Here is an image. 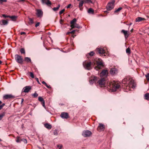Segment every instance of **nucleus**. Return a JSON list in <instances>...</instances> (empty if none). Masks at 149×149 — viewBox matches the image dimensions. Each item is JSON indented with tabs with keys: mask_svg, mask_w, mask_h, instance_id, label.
<instances>
[{
	"mask_svg": "<svg viewBox=\"0 0 149 149\" xmlns=\"http://www.w3.org/2000/svg\"><path fill=\"white\" fill-rule=\"evenodd\" d=\"M65 10L64 9H63L60 11L59 12V15H61L65 11Z\"/></svg>",
	"mask_w": 149,
	"mask_h": 149,
	"instance_id": "49530a36",
	"label": "nucleus"
},
{
	"mask_svg": "<svg viewBox=\"0 0 149 149\" xmlns=\"http://www.w3.org/2000/svg\"><path fill=\"white\" fill-rule=\"evenodd\" d=\"M97 67L99 68H100V67L102 65H103L102 63V62H99L97 63Z\"/></svg>",
	"mask_w": 149,
	"mask_h": 149,
	"instance_id": "2f4dec72",
	"label": "nucleus"
},
{
	"mask_svg": "<svg viewBox=\"0 0 149 149\" xmlns=\"http://www.w3.org/2000/svg\"><path fill=\"white\" fill-rule=\"evenodd\" d=\"M63 20L62 19H60V23L61 24H63L62 23V22H63Z\"/></svg>",
	"mask_w": 149,
	"mask_h": 149,
	"instance_id": "bf43d9fd",
	"label": "nucleus"
},
{
	"mask_svg": "<svg viewBox=\"0 0 149 149\" xmlns=\"http://www.w3.org/2000/svg\"><path fill=\"white\" fill-rule=\"evenodd\" d=\"M145 99L146 100H149V93H146L144 95Z\"/></svg>",
	"mask_w": 149,
	"mask_h": 149,
	"instance_id": "c85d7f7f",
	"label": "nucleus"
},
{
	"mask_svg": "<svg viewBox=\"0 0 149 149\" xmlns=\"http://www.w3.org/2000/svg\"><path fill=\"white\" fill-rule=\"evenodd\" d=\"M125 81H126L125 86L129 88H134L136 87L135 83L134 82V80L132 79H124L123 82V84H125L124 82Z\"/></svg>",
	"mask_w": 149,
	"mask_h": 149,
	"instance_id": "f257e3e1",
	"label": "nucleus"
},
{
	"mask_svg": "<svg viewBox=\"0 0 149 149\" xmlns=\"http://www.w3.org/2000/svg\"><path fill=\"white\" fill-rule=\"evenodd\" d=\"M2 16L4 18H9L10 15H6L5 14H3L2 15Z\"/></svg>",
	"mask_w": 149,
	"mask_h": 149,
	"instance_id": "de8ad7c7",
	"label": "nucleus"
},
{
	"mask_svg": "<svg viewBox=\"0 0 149 149\" xmlns=\"http://www.w3.org/2000/svg\"><path fill=\"white\" fill-rule=\"evenodd\" d=\"M144 18H142L141 17H138L136 19V22H140L142 20H144Z\"/></svg>",
	"mask_w": 149,
	"mask_h": 149,
	"instance_id": "b1692460",
	"label": "nucleus"
},
{
	"mask_svg": "<svg viewBox=\"0 0 149 149\" xmlns=\"http://www.w3.org/2000/svg\"><path fill=\"white\" fill-rule=\"evenodd\" d=\"M109 86L112 91H115L119 88L120 85L117 82L113 81L109 83Z\"/></svg>",
	"mask_w": 149,
	"mask_h": 149,
	"instance_id": "f03ea898",
	"label": "nucleus"
},
{
	"mask_svg": "<svg viewBox=\"0 0 149 149\" xmlns=\"http://www.w3.org/2000/svg\"><path fill=\"white\" fill-rule=\"evenodd\" d=\"M42 3L43 4H45L48 6H49L51 4V3L49 0H41Z\"/></svg>",
	"mask_w": 149,
	"mask_h": 149,
	"instance_id": "f8f14e48",
	"label": "nucleus"
},
{
	"mask_svg": "<svg viewBox=\"0 0 149 149\" xmlns=\"http://www.w3.org/2000/svg\"><path fill=\"white\" fill-rule=\"evenodd\" d=\"M97 79L98 78L97 77L94 76L89 81V82L91 84H93L94 83L96 82Z\"/></svg>",
	"mask_w": 149,
	"mask_h": 149,
	"instance_id": "9b49d317",
	"label": "nucleus"
},
{
	"mask_svg": "<svg viewBox=\"0 0 149 149\" xmlns=\"http://www.w3.org/2000/svg\"><path fill=\"white\" fill-rule=\"evenodd\" d=\"M24 60L28 63L31 62V58L29 57H25L24 58Z\"/></svg>",
	"mask_w": 149,
	"mask_h": 149,
	"instance_id": "cd10ccee",
	"label": "nucleus"
},
{
	"mask_svg": "<svg viewBox=\"0 0 149 149\" xmlns=\"http://www.w3.org/2000/svg\"><path fill=\"white\" fill-rule=\"evenodd\" d=\"M84 3H92V1L91 0H83Z\"/></svg>",
	"mask_w": 149,
	"mask_h": 149,
	"instance_id": "72a5a7b5",
	"label": "nucleus"
},
{
	"mask_svg": "<svg viewBox=\"0 0 149 149\" xmlns=\"http://www.w3.org/2000/svg\"><path fill=\"white\" fill-rule=\"evenodd\" d=\"M17 18V16L16 15L10 16L9 17V18L11 19L13 21H15L16 20Z\"/></svg>",
	"mask_w": 149,
	"mask_h": 149,
	"instance_id": "412c9836",
	"label": "nucleus"
},
{
	"mask_svg": "<svg viewBox=\"0 0 149 149\" xmlns=\"http://www.w3.org/2000/svg\"><path fill=\"white\" fill-rule=\"evenodd\" d=\"M91 134V132L88 130L84 131L82 133V135L84 137L89 136Z\"/></svg>",
	"mask_w": 149,
	"mask_h": 149,
	"instance_id": "0eeeda50",
	"label": "nucleus"
},
{
	"mask_svg": "<svg viewBox=\"0 0 149 149\" xmlns=\"http://www.w3.org/2000/svg\"><path fill=\"white\" fill-rule=\"evenodd\" d=\"M77 21V19L75 18H74L70 22V24H71V25H74L76 23V22Z\"/></svg>",
	"mask_w": 149,
	"mask_h": 149,
	"instance_id": "c756f323",
	"label": "nucleus"
},
{
	"mask_svg": "<svg viewBox=\"0 0 149 149\" xmlns=\"http://www.w3.org/2000/svg\"><path fill=\"white\" fill-rule=\"evenodd\" d=\"M94 54V52L93 51H91L88 54L86 55V56L87 57H89V56H93Z\"/></svg>",
	"mask_w": 149,
	"mask_h": 149,
	"instance_id": "5701e85b",
	"label": "nucleus"
},
{
	"mask_svg": "<svg viewBox=\"0 0 149 149\" xmlns=\"http://www.w3.org/2000/svg\"><path fill=\"white\" fill-rule=\"evenodd\" d=\"M121 32L124 33L125 38H127L128 37V35L127 31H125L124 30H122L121 31Z\"/></svg>",
	"mask_w": 149,
	"mask_h": 149,
	"instance_id": "aec40b11",
	"label": "nucleus"
},
{
	"mask_svg": "<svg viewBox=\"0 0 149 149\" xmlns=\"http://www.w3.org/2000/svg\"><path fill=\"white\" fill-rule=\"evenodd\" d=\"M58 132L57 130H55L54 132V135H57L58 134Z\"/></svg>",
	"mask_w": 149,
	"mask_h": 149,
	"instance_id": "79ce46f5",
	"label": "nucleus"
},
{
	"mask_svg": "<svg viewBox=\"0 0 149 149\" xmlns=\"http://www.w3.org/2000/svg\"><path fill=\"white\" fill-rule=\"evenodd\" d=\"M45 127L48 129H50L52 128V126L49 123H46L44 124Z\"/></svg>",
	"mask_w": 149,
	"mask_h": 149,
	"instance_id": "4be33fe9",
	"label": "nucleus"
},
{
	"mask_svg": "<svg viewBox=\"0 0 149 149\" xmlns=\"http://www.w3.org/2000/svg\"><path fill=\"white\" fill-rule=\"evenodd\" d=\"M30 74V76L32 78H34V76L33 73L32 72H29Z\"/></svg>",
	"mask_w": 149,
	"mask_h": 149,
	"instance_id": "c03bdc74",
	"label": "nucleus"
},
{
	"mask_svg": "<svg viewBox=\"0 0 149 149\" xmlns=\"http://www.w3.org/2000/svg\"><path fill=\"white\" fill-rule=\"evenodd\" d=\"M60 7V5H58V6H57L56 7H54L53 8V10L54 11H56L57 10L59 9V8Z\"/></svg>",
	"mask_w": 149,
	"mask_h": 149,
	"instance_id": "7c9ffc66",
	"label": "nucleus"
},
{
	"mask_svg": "<svg viewBox=\"0 0 149 149\" xmlns=\"http://www.w3.org/2000/svg\"><path fill=\"white\" fill-rule=\"evenodd\" d=\"M61 116L62 118L67 119L68 117V115L67 113L62 112L61 114Z\"/></svg>",
	"mask_w": 149,
	"mask_h": 149,
	"instance_id": "2eb2a0df",
	"label": "nucleus"
},
{
	"mask_svg": "<svg viewBox=\"0 0 149 149\" xmlns=\"http://www.w3.org/2000/svg\"><path fill=\"white\" fill-rule=\"evenodd\" d=\"M5 113L3 112L0 115V120H2L3 117L5 116Z\"/></svg>",
	"mask_w": 149,
	"mask_h": 149,
	"instance_id": "c9c22d12",
	"label": "nucleus"
},
{
	"mask_svg": "<svg viewBox=\"0 0 149 149\" xmlns=\"http://www.w3.org/2000/svg\"><path fill=\"white\" fill-rule=\"evenodd\" d=\"M31 89L30 86H26L24 87L23 89L22 92L24 93H28Z\"/></svg>",
	"mask_w": 149,
	"mask_h": 149,
	"instance_id": "6e6552de",
	"label": "nucleus"
},
{
	"mask_svg": "<svg viewBox=\"0 0 149 149\" xmlns=\"http://www.w3.org/2000/svg\"><path fill=\"white\" fill-rule=\"evenodd\" d=\"M75 32V31L74 30H73L72 31L70 32V33H74Z\"/></svg>",
	"mask_w": 149,
	"mask_h": 149,
	"instance_id": "052dcab7",
	"label": "nucleus"
},
{
	"mask_svg": "<svg viewBox=\"0 0 149 149\" xmlns=\"http://www.w3.org/2000/svg\"><path fill=\"white\" fill-rule=\"evenodd\" d=\"M29 23L31 24H33V19L31 18H29Z\"/></svg>",
	"mask_w": 149,
	"mask_h": 149,
	"instance_id": "f704fd0d",
	"label": "nucleus"
},
{
	"mask_svg": "<svg viewBox=\"0 0 149 149\" xmlns=\"http://www.w3.org/2000/svg\"><path fill=\"white\" fill-rule=\"evenodd\" d=\"M96 51L100 54L103 55L104 54H107L108 52L107 51H106L105 50L101 47L97 48Z\"/></svg>",
	"mask_w": 149,
	"mask_h": 149,
	"instance_id": "423d86ee",
	"label": "nucleus"
},
{
	"mask_svg": "<svg viewBox=\"0 0 149 149\" xmlns=\"http://www.w3.org/2000/svg\"><path fill=\"white\" fill-rule=\"evenodd\" d=\"M32 95L34 97H36L38 96V94L35 92L34 93L32 94Z\"/></svg>",
	"mask_w": 149,
	"mask_h": 149,
	"instance_id": "ea45409f",
	"label": "nucleus"
},
{
	"mask_svg": "<svg viewBox=\"0 0 149 149\" xmlns=\"http://www.w3.org/2000/svg\"><path fill=\"white\" fill-rule=\"evenodd\" d=\"M48 88H51V86H50L49 85V86H48L47 84L45 86Z\"/></svg>",
	"mask_w": 149,
	"mask_h": 149,
	"instance_id": "13d9d810",
	"label": "nucleus"
},
{
	"mask_svg": "<svg viewBox=\"0 0 149 149\" xmlns=\"http://www.w3.org/2000/svg\"><path fill=\"white\" fill-rule=\"evenodd\" d=\"M21 141L24 142L25 143H27V140L26 139H21Z\"/></svg>",
	"mask_w": 149,
	"mask_h": 149,
	"instance_id": "37998d69",
	"label": "nucleus"
},
{
	"mask_svg": "<svg viewBox=\"0 0 149 149\" xmlns=\"http://www.w3.org/2000/svg\"><path fill=\"white\" fill-rule=\"evenodd\" d=\"M146 77L147 80L148 81L149 80V73H148L147 74L145 75Z\"/></svg>",
	"mask_w": 149,
	"mask_h": 149,
	"instance_id": "a19ab883",
	"label": "nucleus"
},
{
	"mask_svg": "<svg viewBox=\"0 0 149 149\" xmlns=\"http://www.w3.org/2000/svg\"><path fill=\"white\" fill-rule=\"evenodd\" d=\"M62 146L61 145L59 144L57 145V149H61Z\"/></svg>",
	"mask_w": 149,
	"mask_h": 149,
	"instance_id": "58836bf2",
	"label": "nucleus"
},
{
	"mask_svg": "<svg viewBox=\"0 0 149 149\" xmlns=\"http://www.w3.org/2000/svg\"><path fill=\"white\" fill-rule=\"evenodd\" d=\"M70 33H70V32H68L66 34L67 35H68V34H69Z\"/></svg>",
	"mask_w": 149,
	"mask_h": 149,
	"instance_id": "680f3d73",
	"label": "nucleus"
},
{
	"mask_svg": "<svg viewBox=\"0 0 149 149\" xmlns=\"http://www.w3.org/2000/svg\"><path fill=\"white\" fill-rule=\"evenodd\" d=\"M114 1H113L109 3L106 7L107 10H110L113 9L114 7Z\"/></svg>",
	"mask_w": 149,
	"mask_h": 149,
	"instance_id": "39448f33",
	"label": "nucleus"
},
{
	"mask_svg": "<svg viewBox=\"0 0 149 149\" xmlns=\"http://www.w3.org/2000/svg\"><path fill=\"white\" fill-rule=\"evenodd\" d=\"M2 61L0 60V65Z\"/></svg>",
	"mask_w": 149,
	"mask_h": 149,
	"instance_id": "69168bd1",
	"label": "nucleus"
},
{
	"mask_svg": "<svg viewBox=\"0 0 149 149\" xmlns=\"http://www.w3.org/2000/svg\"><path fill=\"white\" fill-rule=\"evenodd\" d=\"M16 141L17 143H19L20 142V141L19 140V137H17V139L16 140Z\"/></svg>",
	"mask_w": 149,
	"mask_h": 149,
	"instance_id": "a18cd8bd",
	"label": "nucleus"
},
{
	"mask_svg": "<svg viewBox=\"0 0 149 149\" xmlns=\"http://www.w3.org/2000/svg\"><path fill=\"white\" fill-rule=\"evenodd\" d=\"M97 83L101 86H104L105 83V81L104 78H102L98 81Z\"/></svg>",
	"mask_w": 149,
	"mask_h": 149,
	"instance_id": "9d476101",
	"label": "nucleus"
},
{
	"mask_svg": "<svg viewBox=\"0 0 149 149\" xmlns=\"http://www.w3.org/2000/svg\"><path fill=\"white\" fill-rule=\"evenodd\" d=\"M36 15L38 17H41L42 16L43 13L41 9H36Z\"/></svg>",
	"mask_w": 149,
	"mask_h": 149,
	"instance_id": "1a4fd4ad",
	"label": "nucleus"
},
{
	"mask_svg": "<svg viewBox=\"0 0 149 149\" xmlns=\"http://www.w3.org/2000/svg\"><path fill=\"white\" fill-rule=\"evenodd\" d=\"M104 126L103 124L102 123H99V125L97 128V130L98 131L100 132L103 131L104 130Z\"/></svg>",
	"mask_w": 149,
	"mask_h": 149,
	"instance_id": "ddd939ff",
	"label": "nucleus"
},
{
	"mask_svg": "<svg viewBox=\"0 0 149 149\" xmlns=\"http://www.w3.org/2000/svg\"><path fill=\"white\" fill-rule=\"evenodd\" d=\"M26 34V33L24 32H22L20 33V34L21 35H22L23 34Z\"/></svg>",
	"mask_w": 149,
	"mask_h": 149,
	"instance_id": "4d7b16f0",
	"label": "nucleus"
},
{
	"mask_svg": "<svg viewBox=\"0 0 149 149\" xmlns=\"http://www.w3.org/2000/svg\"><path fill=\"white\" fill-rule=\"evenodd\" d=\"M126 52L128 54H129L131 53V51L130 48L129 47L127 48L126 49Z\"/></svg>",
	"mask_w": 149,
	"mask_h": 149,
	"instance_id": "473e14b6",
	"label": "nucleus"
},
{
	"mask_svg": "<svg viewBox=\"0 0 149 149\" xmlns=\"http://www.w3.org/2000/svg\"><path fill=\"white\" fill-rule=\"evenodd\" d=\"M2 103V102L0 100V105Z\"/></svg>",
	"mask_w": 149,
	"mask_h": 149,
	"instance_id": "0e129e2a",
	"label": "nucleus"
},
{
	"mask_svg": "<svg viewBox=\"0 0 149 149\" xmlns=\"http://www.w3.org/2000/svg\"><path fill=\"white\" fill-rule=\"evenodd\" d=\"M41 104H42V106L44 107L45 108V101H43L42 102H41Z\"/></svg>",
	"mask_w": 149,
	"mask_h": 149,
	"instance_id": "8fccbe9b",
	"label": "nucleus"
},
{
	"mask_svg": "<svg viewBox=\"0 0 149 149\" xmlns=\"http://www.w3.org/2000/svg\"><path fill=\"white\" fill-rule=\"evenodd\" d=\"M40 22H37V23L36 24V25H35V26H36V27H38V26L39 25H40Z\"/></svg>",
	"mask_w": 149,
	"mask_h": 149,
	"instance_id": "603ef678",
	"label": "nucleus"
},
{
	"mask_svg": "<svg viewBox=\"0 0 149 149\" xmlns=\"http://www.w3.org/2000/svg\"><path fill=\"white\" fill-rule=\"evenodd\" d=\"M42 83L44 84L45 86L47 84V83L44 81H43L42 82Z\"/></svg>",
	"mask_w": 149,
	"mask_h": 149,
	"instance_id": "6e6d98bb",
	"label": "nucleus"
},
{
	"mask_svg": "<svg viewBox=\"0 0 149 149\" xmlns=\"http://www.w3.org/2000/svg\"><path fill=\"white\" fill-rule=\"evenodd\" d=\"M71 5L70 4H69L66 7L67 8H69L70 7V6H71Z\"/></svg>",
	"mask_w": 149,
	"mask_h": 149,
	"instance_id": "5fc2aeb1",
	"label": "nucleus"
},
{
	"mask_svg": "<svg viewBox=\"0 0 149 149\" xmlns=\"http://www.w3.org/2000/svg\"><path fill=\"white\" fill-rule=\"evenodd\" d=\"M38 100L41 102L44 101L43 99L41 97H39L38 98Z\"/></svg>",
	"mask_w": 149,
	"mask_h": 149,
	"instance_id": "e433bc0d",
	"label": "nucleus"
},
{
	"mask_svg": "<svg viewBox=\"0 0 149 149\" xmlns=\"http://www.w3.org/2000/svg\"><path fill=\"white\" fill-rule=\"evenodd\" d=\"M91 62H85L83 63V65L84 68L87 70H89L91 69Z\"/></svg>",
	"mask_w": 149,
	"mask_h": 149,
	"instance_id": "20e7f679",
	"label": "nucleus"
},
{
	"mask_svg": "<svg viewBox=\"0 0 149 149\" xmlns=\"http://www.w3.org/2000/svg\"><path fill=\"white\" fill-rule=\"evenodd\" d=\"M8 23V22L7 20L3 19L0 21V25H6Z\"/></svg>",
	"mask_w": 149,
	"mask_h": 149,
	"instance_id": "f3484780",
	"label": "nucleus"
},
{
	"mask_svg": "<svg viewBox=\"0 0 149 149\" xmlns=\"http://www.w3.org/2000/svg\"><path fill=\"white\" fill-rule=\"evenodd\" d=\"M122 7H119L118 9H116L114 11V13H118L122 9Z\"/></svg>",
	"mask_w": 149,
	"mask_h": 149,
	"instance_id": "bb28decb",
	"label": "nucleus"
},
{
	"mask_svg": "<svg viewBox=\"0 0 149 149\" xmlns=\"http://www.w3.org/2000/svg\"><path fill=\"white\" fill-rule=\"evenodd\" d=\"M70 27L72 29H73L74 28H77L78 29H79L81 28L80 26L79 25V24H76V23L74 25L73 24L72 25H71Z\"/></svg>",
	"mask_w": 149,
	"mask_h": 149,
	"instance_id": "6ab92c4d",
	"label": "nucleus"
},
{
	"mask_svg": "<svg viewBox=\"0 0 149 149\" xmlns=\"http://www.w3.org/2000/svg\"><path fill=\"white\" fill-rule=\"evenodd\" d=\"M21 54H25V51L24 48H21L20 50Z\"/></svg>",
	"mask_w": 149,
	"mask_h": 149,
	"instance_id": "4c0bfd02",
	"label": "nucleus"
},
{
	"mask_svg": "<svg viewBox=\"0 0 149 149\" xmlns=\"http://www.w3.org/2000/svg\"><path fill=\"white\" fill-rule=\"evenodd\" d=\"M107 70H103L100 73V75L101 76L106 75L107 74Z\"/></svg>",
	"mask_w": 149,
	"mask_h": 149,
	"instance_id": "a211bd4d",
	"label": "nucleus"
},
{
	"mask_svg": "<svg viewBox=\"0 0 149 149\" xmlns=\"http://www.w3.org/2000/svg\"><path fill=\"white\" fill-rule=\"evenodd\" d=\"M80 8V10H82V8H81V7L79 8Z\"/></svg>",
	"mask_w": 149,
	"mask_h": 149,
	"instance_id": "e2e57ef3",
	"label": "nucleus"
},
{
	"mask_svg": "<svg viewBox=\"0 0 149 149\" xmlns=\"http://www.w3.org/2000/svg\"><path fill=\"white\" fill-rule=\"evenodd\" d=\"M84 3V2L83 0H82L79 3V8L82 7L83 6Z\"/></svg>",
	"mask_w": 149,
	"mask_h": 149,
	"instance_id": "a878e982",
	"label": "nucleus"
},
{
	"mask_svg": "<svg viewBox=\"0 0 149 149\" xmlns=\"http://www.w3.org/2000/svg\"><path fill=\"white\" fill-rule=\"evenodd\" d=\"M7 0H0V3H2L3 2H6Z\"/></svg>",
	"mask_w": 149,
	"mask_h": 149,
	"instance_id": "3c124183",
	"label": "nucleus"
},
{
	"mask_svg": "<svg viewBox=\"0 0 149 149\" xmlns=\"http://www.w3.org/2000/svg\"><path fill=\"white\" fill-rule=\"evenodd\" d=\"M23 101H24V99H22V102Z\"/></svg>",
	"mask_w": 149,
	"mask_h": 149,
	"instance_id": "338daca9",
	"label": "nucleus"
},
{
	"mask_svg": "<svg viewBox=\"0 0 149 149\" xmlns=\"http://www.w3.org/2000/svg\"><path fill=\"white\" fill-rule=\"evenodd\" d=\"M5 104L4 103L3 104H2L0 105V110L5 105Z\"/></svg>",
	"mask_w": 149,
	"mask_h": 149,
	"instance_id": "09e8293b",
	"label": "nucleus"
},
{
	"mask_svg": "<svg viewBox=\"0 0 149 149\" xmlns=\"http://www.w3.org/2000/svg\"><path fill=\"white\" fill-rule=\"evenodd\" d=\"M14 97V96L11 94L6 95H4L3 98L4 99H8Z\"/></svg>",
	"mask_w": 149,
	"mask_h": 149,
	"instance_id": "dca6fc26",
	"label": "nucleus"
},
{
	"mask_svg": "<svg viewBox=\"0 0 149 149\" xmlns=\"http://www.w3.org/2000/svg\"><path fill=\"white\" fill-rule=\"evenodd\" d=\"M36 80L37 81L38 83L39 84H40V82H39V81L38 79V78H36Z\"/></svg>",
	"mask_w": 149,
	"mask_h": 149,
	"instance_id": "864d4df0",
	"label": "nucleus"
},
{
	"mask_svg": "<svg viewBox=\"0 0 149 149\" xmlns=\"http://www.w3.org/2000/svg\"><path fill=\"white\" fill-rule=\"evenodd\" d=\"M88 13L93 14L94 13V10L92 8H89L88 11Z\"/></svg>",
	"mask_w": 149,
	"mask_h": 149,
	"instance_id": "393cba45",
	"label": "nucleus"
},
{
	"mask_svg": "<svg viewBox=\"0 0 149 149\" xmlns=\"http://www.w3.org/2000/svg\"><path fill=\"white\" fill-rule=\"evenodd\" d=\"M132 24V23H130L129 24V25L130 26V25H131Z\"/></svg>",
	"mask_w": 149,
	"mask_h": 149,
	"instance_id": "774afa93",
	"label": "nucleus"
},
{
	"mask_svg": "<svg viewBox=\"0 0 149 149\" xmlns=\"http://www.w3.org/2000/svg\"><path fill=\"white\" fill-rule=\"evenodd\" d=\"M117 72L118 71L116 68H111L110 71V73L111 74L113 75Z\"/></svg>",
	"mask_w": 149,
	"mask_h": 149,
	"instance_id": "4468645a",
	"label": "nucleus"
},
{
	"mask_svg": "<svg viewBox=\"0 0 149 149\" xmlns=\"http://www.w3.org/2000/svg\"><path fill=\"white\" fill-rule=\"evenodd\" d=\"M15 58L16 61L18 63L22 64L23 63V60L22 56L18 54H15Z\"/></svg>",
	"mask_w": 149,
	"mask_h": 149,
	"instance_id": "7ed1b4c3",
	"label": "nucleus"
}]
</instances>
